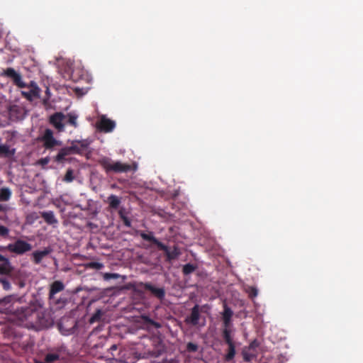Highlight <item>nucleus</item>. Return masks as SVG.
Returning <instances> with one entry per match:
<instances>
[{"label": "nucleus", "instance_id": "nucleus-7", "mask_svg": "<svg viewBox=\"0 0 363 363\" xmlns=\"http://www.w3.org/2000/svg\"><path fill=\"white\" fill-rule=\"evenodd\" d=\"M42 140L43 141V145L45 149H51L57 145H60L61 142L57 140L53 137V132L50 129H46L43 135Z\"/></svg>", "mask_w": 363, "mask_h": 363}, {"label": "nucleus", "instance_id": "nucleus-19", "mask_svg": "<svg viewBox=\"0 0 363 363\" xmlns=\"http://www.w3.org/2000/svg\"><path fill=\"white\" fill-rule=\"evenodd\" d=\"M72 154L69 147L61 148L57 155L55 157V161L58 163H62L66 160V157Z\"/></svg>", "mask_w": 363, "mask_h": 363}, {"label": "nucleus", "instance_id": "nucleus-24", "mask_svg": "<svg viewBox=\"0 0 363 363\" xmlns=\"http://www.w3.org/2000/svg\"><path fill=\"white\" fill-rule=\"evenodd\" d=\"M15 154V150H11L8 145H0V156L11 157Z\"/></svg>", "mask_w": 363, "mask_h": 363}, {"label": "nucleus", "instance_id": "nucleus-20", "mask_svg": "<svg viewBox=\"0 0 363 363\" xmlns=\"http://www.w3.org/2000/svg\"><path fill=\"white\" fill-rule=\"evenodd\" d=\"M41 217L49 225H56L58 223L53 211H44L41 213Z\"/></svg>", "mask_w": 363, "mask_h": 363}, {"label": "nucleus", "instance_id": "nucleus-38", "mask_svg": "<svg viewBox=\"0 0 363 363\" xmlns=\"http://www.w3.org/2000/svg\"><path fill=\"white\" fill-rule=\"evenodd\" d=\"M259 346V342H258L257 340L255 339L254 340H252L249 346L247 347L248 349V350H251L252 352H255L256 349Z\"/></svg>", "mask_w": 363, "mask_h": 363}, {"label": "nucleus", "instance_id": "nucleus-37", "mask_svg": "<svg viewBox=\"0 0 363 363\" xmlns=\"http://www.w3.org/2000/svg\"><path fill=\"white\" fill-rule=\"evenodd\" d=\"M9 232L10 230L7 227L0 225V237L7 238L9 235Z\"/></svg>", "mask_w": 363, "mask_h": 363}, {"label": "nucleus", "instance_id": "nucleus-1", "mask_svg": "<svg viewBox=\"0 0 363 363\" xmlns=\"http://www.w3.org/2000/svg\"><path fill=\"white\" fill-rule=\"evenodd\" d=\"M13 314L18 325L35 331L47 329L54 323L48 311L38 310L37 305L32 302L27 306L17 308Z\"/></svg>", "mask_w": 363, "mask_h": 363}, {"label": "nucleus", "instance_id": "nucleus-32", "mask_svg": "<svg viewBox=\"0 0 363 363\" xmlns=\"http://www.w3.org/2000/svg\"><path fill=\"white\" fill-rule=\"evenodd\" d=\"M3 263L0 264V274H6L10 272V262L6 263V262H2Z\"/></svg>", "mask_w": 363, "mask_h": 363}, {"label": "nucleus", "instance_id": "nucleus-30", "mask_svg": "<svg viewBox=\"0 0 363 363\" xmlns=\"http://www.w3.org/2000/svg\"><path fill=\"white\" fill-rule=\"evenodd\" d=\"M60 356L57 353H48L45 357V361H46L47 363H52L58 360Z\"/></svg>", "mask_w": 363, "mask_h": 363}, {"label": "nucleus", "instance_id": "nucleus-28", "mask_svg": "<svg viewBox=\"0 0 363 363\" xmlns=\"http://www.w3.org/2000/svg\"><path fill=\"white\" fill-rule=\"evenodd\" d=\"M197 268V266L194 264L188 263L183 266L182 272L184 275H189L193 273Z\"/></svg>", "mask_w": 363, "mask_h": 363}, {"label": "nucleus", "instance_id": "nucleus-25", "mask_svg": "<svg viewBox=\"0 0 363 363\" xmlns=\"http://www.w3.org/2000/svg\"><path fill=\"white\" fill-rule=\"evenodd\" d=\"M222 336L225 342L228 345L235 343L231 336V330L230 328H223L222 331Z\"/></svg>", "mask_w": 363, "mask_h": 363}, {"label": "nucleus", "instance_id": "nucleus-29", "mask_svg": "<svg viewBox=\"0 0 363 363\" xmlns=\"http://www.w3.org/2000/svg\"><path fill=\"white\" fill-rule=\"evenodd\" d=\"M74 179V171L72 169H68L63 178V181L67 183L73 182Z\"/></svg>", "mask_w": 363, "mask_h": 363}, {"label": "nucleus", "instance_id": "nucleus-42", "mask_svg": "<svg viewBox=\"0 0 363 363\" xmlns=\"http://www.w3.org/2000/svg\"><path fill=\"white\" fill-rule=\"evenodd\" d=\"M121 219L123 220V224L126 227H130L131 226V221H130V220L126 216H123L122 218H121Z\"/></svg>", "mask_w": 363, "mask_h": 363}, {"label": "nucleus", "instance_id": "nucleus-11", "mask_svg": "<svg viewBox=\"0 0 363 363\" xmlns=\"http://www.w3.org/2000/svg\"><path fill=\"white\" fill-rule=\"evenodd\" d=\"M200 318L199 306L196 304L191 311V314L185 318V323L192 325H196Z\"/></svg>", "mask_w": 363, "mask_h": 363}, {"label": "nucleus", "instance_id": "nucleus-14", "mask_svg": "<svg viewBox=\"0 0 363 363\" xmlns=\"http://www.w3.org/2000/svg\"><path fill=\"white\" fill-rule=\"evenodd\" d=\"M224 310L222 313L223 325L224 328H230L231 325V318L233 315V312L227 304L223 306Z\"/></svg>", "mask_w": 363, "mask_h": 363}, {"label": "nucleus", "instance_id": "nucleus-15", "mask_svg": "<svg viewBox=\"0 0 363 363\" xmlns=\"http://www.w3.org/2000/svg\"><path fill=\"white\" fill-rule=\"evenodd\" d=\"M65 289V285L61 281H55L50 284L49 299L55 298V295Z\"/></svg>", "mask_w": 363, "mask_h": 363}, {"label": "nucleus", "instance_id": "nucleus-31", "mask_svg": "<svg viewBox=\"0 0 363 363\" xmlns=\"http://www.w3.org/2000/svg\"><path fill=\"white\" fill-rule=\"evenodd\" d=\"M246 292L247 293L248 296L252 299L255 298L258 294V291L255 286H248L246 289Z\"/></svg>", "mask_w": 363, "mask_h": 363}, {"label": "nucleus", "instance_id": "nucleus-41", "mask_svg": "<svg viewBox=\"0 0 363 363\" xmlns=\"http://www.w3.org/2000/svg\"><path fill=\"white\" fill-rule=\"evenodd\" d=\"M186 350L189 352H194L198 350V345L193 342H189L186 345Z\"/></svg>", "mask_w": 363, "mask_h": 363}, {"label": "nucleus", "instance_id": "nucleus-17", "mask_svg": "<svg viewBox=\"0 0 363 363\" xmlns=\"http://www.w3.org/2000/svg\"><path fill=\"white\" fill-rule=\"evenodd\" d=\"M160 250L164 252L166 260L167 262H171L172 260L177 259L180 254L179 250L177 247H174L172 250H169V247L165 245L164 249L163 248Z\"/></svg>", "mask_w": 363, "mask_h": 363}, {"label": "nucleus", "instance_id": "nucleus-36", "mask_svg": "<svg viewBox=\"0 0 363 363\" xmlns=\"http://www.w3.org/2000/svg\"><path fill=\"white\" fill-rule=\"evenodd\" d=\"M77 116L71 113L68 114V123L72 126L77 128Z\"/></svg>", "mask_w": 363, "mask_h": 363}, {"label": "nucleus", "instance_id": "nucleus-10", "mask_svg": "<svg viewBox=\"0 0 363 363\" xmlns=\"http://www.w3.org/2000/svg\"><path fill=\"white\" fill-rule=\"evenodd\" d=\"M52 252L50 247H45L43 250H35L32 253V260L35 264L41 263L43 259Z\"/></svg>", "mask_w": 363, "mask_h": 363}, {"label": "nucleus", "instance_id": "nucleus-8", "mask_svg": "<svg viewBox=\"0 0 363 363\" xmlns=\"http://www.w3.org/2000/svg\"><path fill=\"white\" fill-rule=\"evenodd\" d=\"M30 89L28 91H22L21 95L31 101L34 99H38L40 97V89L38 86L35 82H30V84L27 86Z\"/></svg>", "mask_w": 363, "mask_h": 363}, {"label": "nucleus", "instance_id": "nucleus-12", "mask_svg": "<svg viewBox=\"0 0 363 363\" xmlns=\"http://www.w3.org/2000/svg\"><path fill=\"white\" fill-rule=\"evenodd\" d=\"M88 146L89 143L86 140H74L69 147L72 154H81Z\"/></svg>", "mask_w": 363, "mask_h": 363}, {"label": "nucleus", "instance_id": "nucleus-47", "mask_svg": "<svg viewBox=\"0 0 363 363\" xmlns=\"http://www.w3.org/2000/svg\"><path fill=\"white\" fill-rule=\"evenodd\" d=\"M34 362L35 363H47L46 361H40V360H38V359H35L34 360Z\"/></svg>", "mask_w": 363, "mask_h": 363}, {"label": "nucleus", "instance_id": "nucleus-34", "mask_svg": "<svg viewBox=\"0 0 363 363\" xmlns=\"http://www.w3.org/2000/svg\"><path fill=\"white\" fill-rule=\"evenodd\" d=\"M101 315H102V313H101V310H97L93 315L89 319V322L91 323H95V322H97L99 320H100L101 318Z\"/></svg>", "mask_w": 363, "mask_h": 363}, {"label": "nucleus", "instance_id": "nucleus-35", "mask_svg": "<svg viewBox=\"0 0 363 363\" xmlns=\"http://www.w3.org/2000/svg\"><path fill=\"white\" fill-rule=\"evenodd\" d=\"M121 277V275L117 273H104L103 274V278L106 281H108L111 279H118Z\"/></svg>", "mask_w": 363, "mask_h": 363}, {"label": "nucleus", "instance_id": "nucleus-21", "mask_svg": "<svg viewBox=\"0 0 363 363\" xmlns=\"http://www.w3.org/2000/svg\"><path fill=\"white\" fill-rule=\"evenodd\" d=\"M107 203L111 208L116 210L119 207L121 199L114 194H111L107 198Z\"/></svg>", "mask_w": 363, "mask_h": 363}, {"label": "nucleus", "instance_id": "nucleus-9", "mask_svg": "<svg viewBox=\"0 0 363 363\" xmlns=\"http://www.w3.org/2000/svg\"><path fill=\"white\" fill-rule=\"evenodd\" d=\"M116 127L115 121L108 118L106 116H102L97 123V128L101 132L111 133Z\"/></svg>", "mask_w": 363, "mask_h": 363}, {"label": "nucleus", "instance_id": "nucleus-18", "mask_svg": "<svg viewBox=\"0 0 363 363\" xmlns=\"http://www.w3.org/2000/svg\"><path fill=\"white\" fill-rule=\"evenodd\" d=\"M68 321H69V319H66V320L63 319L59 325L60 330L64 335L72 334L74 332V330H75L77 323L74 320H72V323H71L72 326L70 328H65V324L66 323V322H68Z\"/></svg>", "mask_w": 363, "mask_h": 363}, {"label": "nucleus", "instance_id": "nucleus-44", "mask_svg": "<svg viewBox=\"0 0 363 363\" xmlns=\"http://www.w3.org/2000/svg\"><path fill=\"white\" fill-rule=\"evenodd\" d=\"M118 215H119L120 218H122L123 216H125V213H124V210L123 209H121L118 211Z\"/></svg>", "mask_w": 363, "mask_h": 363}, {"label": "nucleus", "instance_id": "nucleus-40", "mask_svg": "<svg viewBox=\"0 0 363 363\" xmlns=\"http://www.w3.org/2000/svg\"><path fill=\"white\" fill-rule=\"evenodd\" d=\"M0 284L4 290H9L11 289V284L8 279L3 278L0 279Z\"/></svg>", "mask_w": 363, "mask_h": 363}, {"label": "nucleus", "instance_id": "nucleus-22", "mask_svg": "<svg viewBox=\"0 0 363 363\" xmlns=\"http://www.w3.org/2000/svg\"><path fill=\"white\" fill-rule=\"evenodd\" d=\"M140 318L142 320V323L145 325H150L155 328H160L162 326L160 323L153 320L147 315H143Z\"/></svg>", "mask_w": 363, "mask_h": 363}, {"label": "nucleus", "instance_id": "nucleus-6", "mask_svg": "<svg viewBox=\"0 0 363 363\" xmlns=\"http://www.w3.org/2000/svg\"><path fill=\"white\" fill-rule=\"evenodd\" d=\"M66 116L62 112H56L51 115L49 118V122L59 132L65 130L64 121Z\"/></svg>", "mask_w": 363, "mask_h": 363}, {"label": "nucleus", "instance_id": "nucleus-33", "mask_svg": "<svg viewBox=\"0 0 363 363\" xmlns=\"http://www.w3.org/2000/svg\"><path fill=\"white\" fill-rule=\"evenodd\" d=\"M86 268L101 269L104 267V264L101 262H91L86 264Z\"/></svg>", "mask_w": 363, "mask_h": 363}, {"label": "nucleus", "instance_id": "nucleus-43", "mask_svg": "<svg viewBox=\"0 0 363 363\" xmlns=\"http://www.w3.org/2000/svg\"><path fill=\"white\" fill-rule=\"evenodd\" d=\"M0 262H6V263H9V259L0 254Z\"/></svg>", "mask_w": 363, "mask_h": 363}, {"label": "nucleus", "instance_id": "nucleus-3", "mask_svg": "<svg viewBox=\"0 0 363 363\" xmlns=\"http://www.w3.org/2000/svg\"><path fill=\"white\" fill-rule=\"evenodd\" d=\"M135 291L138 293H143L145 291H150L155 297L160 300H163L165 297V290L164 288H157L153 286L150 282H139L136 284Z\"/></svg>", "mask_w": 363, "mask_h": 363}, {"label": "nucleus", "instance_id": "nucleus-45", "mask_svg": "<svg viewBox=\"0 0 363 363\" xmlns=\"http://www.w3.org/2000/svg\"><path fill=\"white\" fill-rule=\"evenodd\" d=\"M8 245L6 246L0 245V252H4L6 250H8Z\"/></svg>", "mask_w": 363, "mask_h": 363}, {"label": "nucleus", "instance_id": "nucleus-27", "mask_svg": "<svg viewBox=\"0 0 363 363\" xmlns=\"http://www.w3.org/2000/svg\"><path fill=\"white\" fill-rule=\"evenodd\" d=\"M11 191L7 187H4L0 189V201H7L11 199Z\"/></svg>", "mask_w": 363, "mask_h": 363}, {"label": "nucleus", "instance_id": "nucleus-46", "mask_svg": "<svg viewBox=\"0 0 363 363\" xmlns=\"http://www.w3.org/2000/svg\"><path fill=\"white\" fill-rule=\"evenodd\" d=\"M8 218L6 214H1L0 213V220H6Z\"/></svg>", "mask_w": 363, "mask_h": 363}, {"label": "nucleus", "instance_id": "nucleus-5", "mask_svg": "<svg viewBox=\"0 0 363 363\" xmlns=\"http://www.w3.org/2000/svg\"><path fill=\"white\" fill-rule=\"evenodd\" d=\"M1 75L11 79L13 84L19 88H25L27 86L26 84L23 81L21 74L17 72L12 67H9L4 69Z\"/></svg>", "mask_w": 363, "mask_h": 363}, {"label": "nucleus", "instance_id": "nucleus-13", "mask_svg": "<svg viewBox=\"0 0 363 363\" xmlns=\"http://www.w3.org/2000/svg\"><path fill=\"white\" fill-rule=\"evenodd\" d=\"M19 301L20 298L16 295H9L0 298V305L9 310L10 312H12L11 306Z\"/></svg>", "mask_w": 363, "mask_h": 363}, {"label": "nucleus", "instance_id": "nucleus-16", "mask_svg": "<svg viewBox=\"0 0 363 363\" xmlns=\"http://www.w3.org/2000/svg\"><path fill=\"white\" fill-rule=\"evenodd\" d=\"M140 237L146 241L151 242L154 245H157L159 249H164L165 245L159 241L153 235L152 232H149L146 233L145 232H141L140 234Z\"/></svg>", "mask_w": 363, "mask_h": 363}, {"label": "nucleus", "instance_id": "nucleus-39", "mask_svg": "<svg viewBox=\"0 0 363 363\" xmlns=\"http://www.w3.org/2000/svg\"><path fill=\"white\" fill-rule=\"evenodd\" d=\"M22 108L17 106H13L10 108V115L11 116H13L14 114H21L22 112Z\"/></svg>", "mask_w": 363, "mask_h": 363}, {"label": "nucleus", "instance_id": "nucleus-23", "mask_svg": "<svg viewBox=\"0 0 363 363\" xmlns=\"http://www.w3.org/2000/svg\"><path fill=\"white\" fill-rule=\"evenodd\" d=\"M242 356L243 360L247 362H251L254 358H256L257 354L247 348H244L242 351Z\"/></svg>", "mask_w": 363, "mask_h": 363}, {"label": "nucleus", "instance_id": "nucleus-48", "mask_svg": "<svg viewBox=\"0 0 363 363\" xmlns=\"http://www.w3.org/2000/svg\"><path fill=\"white\" fill-rule=\"evenodd\" d=\"M112 347H113V349H116V345H113Z\"/></svg>", "mask_w": 363, "mask_h": 363}, {"label": "nucleus", "instance_id": "nucleus-4", "mask_svg": "<svg viewBox=\"0 0 363 363\" xmlns=\"http://www.w3.org/2000/svg\"><path fill=\"white\" fill-rule=\"evenodd\" d=\"M8 251L18 255H22L32 250L31 244L28 242L17 239L14 242L8 245Z\"/></svg>", "mask_w": 363, "mask_h": 363}, {"label": "nucleus", "instance_id": "nucleus-26", "mask_svg": "<svg viewBox=\"0 0 363 363\" xmlns=\"http://www.w3.org/2000/svg\"><path fill=\"white\" fill-rule=\"evenodd\" d=\"M228 352L225 356V360L226 362H230L233 360L235 356V343L228 345Z\"/></svg>", "mask_w": 363, "mask_h": 363}, {"label": "nucleus", "instance_id": "nucleus-2", "mask_svg": "<svg viewBox=\"0 0 363 363\" xmlns=\"http://www.w3.org/2000/svg\"><path fill=\"white\" fill-rule=\"evenodd\" d=\"M105 172L108 173H123L130 170V166L120 161H113L109 157H103L99 161Z\"/></svg>", "mask_w": 363, "mask_h": 363}]
</instances>
